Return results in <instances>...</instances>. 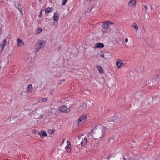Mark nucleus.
Instances as JSON below:
<instances>
[{
	"label": "nucleus",
	"mask_w": 160,
	"mask_h": 160,
	"mask_svg": "<svg viewBox=\"0 0 160 160\" xmlns=\"http://www.w3.org/2000/svg\"><path fill=\"white\" fill-rule=\"evenodd\" d=\"M92 135L95 138V139L101 140L104 136V131L102 129L97 128V127H94L91 131Z\"/></svg>",
	"instance_id": "1"
},
{
	"label": "nucleus",
	"mask_w": 160,
	"mask_h": 160,
	"mask_svg": "<svg viewBox=\"0 0 160 160\" xmlns=\"http://www.w3.org/2000/svg\"><path fill=\"white\" fill-rule=\"evenodd\" d=\"M46 42L43 40H40L36 44L35 51L37 52L39 50L43 48L45 45Z\"/></svg>",
	"instance_id": "2"
},
{
	"label": "nucleus",
	"mask_w": 160,
	"mask_h": 160,
	"mask_svg": "<svg viewBox=\"0 0 160 160\" xmlns=\"http://www.w3.org/2000/svg\"><path fill=\"white\" fill-rule=\"evenodd\" d=\"M58 110L64 113H68L70 111V109L65 105H61L59 107Z\"/></svg>",
	"instance_id": "3"
},
{
	"label": "nucleus",
	"mask_w": 160,
	"mask_h": 160,
	"mask_svg": "<svg viewBox=\"0 0 160 160\" xmlns=\"http://www.w3.org/2000/svg\"><path fill=\"white\" fill-rule=\"evenodd\" d=\"M2 43L0 45V53H1L3 50L4 47L7 44V41L6 39H4L2 41Z\"/></svg>",
	"instance_id": "4"
},
{
	"label": "nucleus",
	"mask_w": 160,
	"mask_h": 160,
	"mask_svg": "<svg viewBox=\"0 0 160 160\" xmlns=\"http://www.w3.org/2000/svg\"><path fill=\"white\" fill-rule=\"evenodd\" d=\"M15 7H16L20 11V13L22 14V13H23L22 12V9L21 8V5L19 3V2L18 1H16L13 2Z\"/></svg>",
	"instance_id": "5"
},
{
	"label": "nucleus",
	"mask_w": 160,
	"mask_h": 160,
	"mask_svg": "<svg viewBox=\"0 0 160 160\" xmlns=\"http://www.w3.org/2000/svg\"><path fill=\"white\" fill-rule=\"evenodd\" d=\"M88 117L87 115H81L78 120V123H79L82 121H83V122H85L87 119Z\"/></svg>",
	"instance_id": "6"
},
{
	"label": "nucleus",
	"mask_w": 160,
	"mask_h": 160,
	"mask_svg": "<svg viewBox=\"0 0 160 160\" xmlns=\"http://www.w3.org/2000/svg\"><path fill=\"white\" fill-rule=\"evenodd\" d=\"M117 120V118L115 116L111 117L110 118L105 119V122H115L116 120Z\"/></svg>",
	"instance_id": "7"
},
{
	"label": "nucleus",
	"mask_w": 160,
	"mask_h": 160,
	"mask_svg": "<svg viewBox=\"0 0 160 160\" xmlns=\"http://www.w3.org/2000/svg\"><path fill=\"white\" fill-rule=\"evenodd\" d=\"M116 64L118 68H120L121 67H122L123 64L122 61L120 59L117 60Z\"/></svg>",
	"instance_id": "8"
},
{
	"label": "nucleus",
	"mask_w": 160,
	"mask_h": 160,
	"mask_svg": "<svg viewBox=\"0 0 160 160\" xmlns=\"http://www.w3.org/2000/svg\"><path fill=\"white\" fill-rule=\"evenodd\" d=\"M112 24V22L110 21H107L103 24V28H104L108 29L109 27Z\"/></svg>",
	"instance_id": "9"
},
{
	"label": "nucleus",
	"mask_w": 160,
	"mask_h": 160,
	"mask_svg": "<svg viewBox=\"0 0 160 160\" xmlns=\"http://www.w3.org/2000/svg\"><path fill=\"white\" fill-rule=\"evenodd\" d=\"M104 45L103 43H97L94 46V48H102L104 47Z\"/></svg>",
	"instance_id": "10"
},
{
	"label": "nucleus",
	"mask_w": 160,
	"mask_h": 160,
	"mask_svg": "<svg viewBox=\"0 0 160 160\" xmlns=\"http://www.w3.org/2000/svg\"><path fill=\"white\" fill-rule=\"evenodd\" d=\"M67 145L66 146L65 148L67 152H70L71 150V147L70 142L69 141H68L67 142Z\"/></svg>",
	"instance_id": "11"
},
{
	"label": "nucleus",
	"mask_w": 160,
	"mask_h": 160,
	"mask_svg": "<svg viewBox=\"0 0 160 160\" xmlns=\"http://www.w3.org/2000/svg\"><path fill=\"white\" fill-rule=\"evenodd\" d=\"M33 90V88L32 85L31 84H29L27 87V92L29 93L31 92Z\"/></svg>",
	"instance_id": "12"
},
{
	"label": "nucleus",
	"mask_w": 160,
	"mask_h": 160,
	"mask_svg": "<svg viewBox=\"0 0 160 160\" xmlns=\"http://www.w3.org/2000/svg\"><path fill=\"white\" fill-rule=\"evenodd\" d=\"M136 2L135 0H130L128 3V5L129 6H132L133 7H135L136 6Z\"/></svg>",
	"instance_id": "13"
},
{
	"label": "nucleus",
	"mask_w": 160,
	"mask_h": 160,
	"mask_svg": "<svg viewBox=\"0 0 160 160\" xmlns=\"http://www.w3.org/2000/svg\"><path fill=\"white\" fill-rule=\"evenodd\" d=\"M39 133L40 137L42 138H43L44 137L47 136V134L46 132L44 131H41L40 132H39Z\"/></svg>",
	"instance_id": "14"
},
{
	"label": "nucleus",
	"mask_w": 160,
	"mask_h": 160,
	"mask_svg": "<svg viewBox=\"0 0 160 160\" xmlns=\"http://www.w3.org/2000/svg\"><path fill=\"white\" fill-rule=\"evenodd\" d=\"M59 19L58 13L56 12L54 13L53 20L54 21H57Z\"/></svg>",
	"instance_id": "15"
},
{
	"label": "nucleus",
	"mask_w": 160,
	"mask_h": 160,
	"mask_svg": "<svg viewBox=\"0 0 160 160\" xmlns=\"http://www.w3.org/2000/svg\"><path fill=\"white\" fill-rule=\"evenodd\" d=\"M23 44L22 40L20 39L19 38L17 39V44L18 47H21Z\"/></svg>",
	"instance_id": "16"
},
{
	"label": "nucleus",
	"mask_w": 160,
	"mask_h": 160,
	"mask_svg": "<svg viewBox=\"0 0 160 160\" xmlns=\"http://www.w3.org/2000/svg\"><path fill=\"white\" fill-rule=\"evenodd\" d=\"M97 69L99 70L100 73H101V74L103 73L104 72H103V69L102 68V67H101L100 66H98L97 67Z\"/></svg>",
	"instance_id": "17"
},
{
	"label": "nucleus",
	"mask_w": 160,
	"mask_h": 160,
	"mask_svg": "<svg viewBox=\"0 0 160 160\" xmlns=\"http://www.w3.org/2000/svg\"><path fill=\"white\" fill-rule=\"evenodd\" d=\"M93 7H91V8H89L87 9V11H86L84 13V14H86L88 13V12H89V13L92 11V10L93 8Z\"/></svg>",
	"instance_id": "18"
},
{
	"label": "nucleus",
	"mask_w": 160,
	"mask_h": 160,
	"mask_svg": "<svg viewBox=\"0 0 160 160\" xmlns=\"http://www.w3.org/2000/svg\"><path fill=\"white\" fill-rule=\"evenodd\" d=\"M51 8L49 7L45 9V12L46 13H48L52 12V11L51 10Z\"/></svg>",
	"instance_id": "19"
},
{
	"label": "nucleus",
	"mask_w": 160,
	"mask_h": 160,
	"mask_svg": "<svg viewBox=\"0 0 160 160\" xmlns=\"http://www.w3.org/2000/svg\"><path fill=\"white\" fill-rule=\"evenodd\" d=\"M132 26L133 28L135 30L138 29V25L135 23H133L132 24Z\"/></svg>",
	"instance_id": "20"
},
{
	"label": "nucleus",
	"mask_w": 160,
	"mask_h": 160,
	"mask_svg": "<svg viewBox=\"0 0 160 160\" xmlns=\"http://www.w3.org/2000/svg\"><path fill=\"white\" fill-rule=\"evenodd\" d=\"M87 141H85L84 140H82V141L81 142V144L82 146H84L87 144Z\"/></svg>",
	"instance_id": "21"
},
{
	"label": "nucleus",
	"mask_w": 160,
	"mask_h": 160,
	"mask_svg": "<svg viewBox=\"0 0 160 160\" xmlns=\"http://www.w3.org/2000/svg\"><path fill=\"white\" fill-rule=\"evenodd\" d=\"M48 99L47 98H44L42 99H41L40 100H39V101L40 102H45Z\"/></svg>",
	"instance_id": "22"
},
{
	"label": "nucleus",
	"mask_w": 160,
	"mask_h": 160,
	"mask_svg": "<svg viewBox=\"0 0 160 160\" xmlns=\"http://www.w3.org/2000/svg\"><path fill=\"white\" fill-rule=\"evenodd\" d=\"M102 130H103L104 131V134L105 133V132H106L107 130L108 129L107 127L104 126H102Z\"/></svg>",
	"instance_id": "23"
},
{
	"label": "nucleus",
	"mask_w": 160,
	"mask_h": 160,
	"mask_svg": "<svg viewBox=\"0 0 160 160\" xmlns=\"http://www.w3.org/2000/svg\"><path fill=\"white\" fill-rule=\"evenodd\" d=\"M43 10L42 9H41L40 10V14L38 16L39 18L41 17L42 12L43 11Z\"/></svg>",
	"instance_id": "24"
},
{
	"label": "nucleus",
	"mask_w": 160,
	"mask_h": 160,
	"mask_svg": "<svg viewBox=\"0 0 160 160\" xmlns=\"http://www.w3.org/2000/svg\"><path fill=\"white\" fill-rule=\"evenodd\" d=\"M144 8H145V10L146 12L147 13H148V12H149V10L148 11V7H147V6L146 5H144Z\"/></svg>",
	"instance_id": "25"
},
{
	"label": "nucleus",
	"mask_w": 160,
	"mask_h": 160,
	"mask_svg": "<svg viewBox=\"0 0 160 160\" xmlns=\"http://www.w3.org/2000/svg\"><path fill=\"white\" fill-rule=\"evenodd\" d=\"M55 131V130H49L48 131V133L49 134H52L53 132Z\"/></svg>",
	"instance_id": "26"
},
{
	"label": "nucleus",
	"mask_w": 160,
	"mask_h": 160,
	"mask_svg": "<svg viewBox=\"0 0 160 160\" xmlns=\"http://www.w3.org/2000/svg\"><path fill=\"white\" fill-rule=\"evenodd\" d=\"M67 0H63V2L62 3V4L63 5H65L66 4Z\"/></svg>",
	"instance_id": "27"
},
{
	"label": "nucleus",
	"mask_w": 160,
	"mask_h": 160,
	"mask_svg": "<svg viewBox=\"0 0 160 160\" xmlns=\"http://www.w3.org/2000/svg\"><path fill=\"white\" fill-rule=\"evenodd\" d=\"M128 160H136V159L135 158H134L133 157H129Z\"/></svg>",
	"instance_id": "28"
},
{
	"label": "nucleus",
	"mask_w": 160,
	"mask_h": 160,
	"mask_svg": "<svg viewBox=\"0 0 160 160\" xmlns=\"http://www.w3.org/2000/svg\"><path fill=\"white\" fill-rule=\"evenodd\" d=\"M37 131L36 129H34L32 130V133H35Z\"/></svg>",
	"instance_id": "29"
},
{
	"label": "nucleus",
	"mask_w": 160,
	"mask_h": 160,
	"mask_svg": "<svg viewBox=\"0 0 160 160\" xmlns=\"http://www.w3.org/2000/svg\"><path fill=\"white\" fill-rule=\"evenodd\" d=\"M157 78L160 79V75H157L156 79H157Z\"/></svg>",
	"instance_id": "30"
},
{
	"label": "nucleus",
	"mask_w": 160,
	"mask_h": 160,
	"mask_svg": "<svg viewBox=\"0 0 160 160\" xmlns=\"http://www.w3.org/2000/svg\"><path fill=\"white\" fill-rule=\"evenodd\" d=\"M111 155H109L106 158L108 159H109L111 157Z\"/></svg>",
	"instance_id": "31"
},
{
	"label": "nucleus",
	"mask_w": 160,
	"mask_h": 160,
	"mask_svg": "<svg viewBox=\"0 0 160 160\" xmlns=\"http://www.w3.org/2000/svg\"><path fill=\"white\" fill-rule=\"evenodd\" d=\"M150 8L151 9V12H152V9H153V8L152 7V6L150 5Z\"/></svg>",
	"instance_id": "32"
},
{
	"label": "nucleus",
	"mask_w": 160,
	"mask_h": 160,
	"mask_svg": "<svg viewBox=\"0 0 160 160\" xmlns=\"http://www.w3.org/2000/svg\"><path fill=\"white\" fill-rule=\"evenodd\" d=\"M101 56L102 57H103V58H105L104 57V54L103 53H102V54L101 53Z\"/></svg>",
	"instance_id": "33"
},
{
	"label": "nucleus",
	"mask_w": 160,
	"mask_h": 160,
	"mask_svg": "<svg viewBox=\"0 0 160 160\" xmlns=\"http://www.w3.org/2000/svg\"><path fill=\"white\" fill-rule=\"evenodd\" d=\"M128 39L127 38H126L125 39V42L126 43L128 42Z\"/></svg>",
	"instance_id": "34"
},
{
	"label": "nucleus",
	"mask_w": 160,
	"mask_h": 160,
	"mask_svg": "<svg viewBox=\"0 0 160 160\" xmlns=\"http://www.w3.org/2000/svg\"><path fill=\"white\" fill-rule=\"evenodd\" d=\"M82 140H85V141L87 142V139L86 137H85L84 138V139H83Z\"/></svg>",
	"instance_id": "35"
},
{
	"label": "nucleus",
	"mask_w": 160,
	"mask_h": 160,
	"mask_svg": "<svg viewBox=\"0 0 160 160\" xmlns=\"http://www.w3.org/2000/svg\"><path fill=\"white\" fill-rule=\"evenodd\" d=\"M43 115H42H42H41V116H40V119H42V118H43Z\"/></svg>",
	"instance_id": "36"
},
{
	"label": "nucleus",
	"mask_w": 160,
	"mask_h": 160,
	"mask_svg": "<svg viewBox=\"0 0 160 160\" xmlns=\"http://www.w3.org/2000/svg\"><path fill=\"white\" fill-rule=\"evenodd\" d=\"M62 83V82H61V80H60V81H59V82H58V83H59V84H60V83Z\"/></svg>",
	"instance_id": "37"
},
{
	"label": "nucleus",
	"mask_w": 160,
	"mask_h": 160,
	"mask_svg": "<svg viewBox=\"0 0 160 160\" xmlns=\"http://www.w3.org/2000/svg\"><path fill=\"white\" fill-rule=\"evenodd\" d=\"M123 160H126V158H125L124 157L123 158Z\"/></svg>",
	"instance_id": "38"
},
{
	"label": "nucleus",
	"mask_w": 160,
	"mask_h": 160,
	"mask_svg": "<svg viewBox=\"0 0 160 160\" xmlns=\"http://www.w3.org/2000/svg\"><path fill=\"white\" fill-rule=\"evenodd\" d=\"M61 80V82H62L63 81H65V80L63 79V80Z\"/></svg>",
	"instance_id": "39"
},
{
	"label": "nucleus",
	"mask_w": 160,
	"mask_h": 160,
	"mask_svg": "<svg viewBox=\"0 0 160 160\" xmlns=\"http://www.w3.org/2000/svg\"><path fill=\"white\" fill-rule=\"evenodd\" d=\"M39 2H41L42 1V0H39Z\"/></svg>",
	"instance_id": "40"
},
{
	"label": "nucleus",
	"mask_w": 160,
	"mask_h": 160,
	"mask_svg": "<svg viewBox=\"0 0 160 160\" xmlns=\"http://www.w3.org/2000/svg\"><path fill=\"white\" fill-rule=\"evenodd\" d=\"M99 142H98L97 143V144H98L99 143Z\"/></svg>",
	"instance_id": "41"
},
{
	"label": "nucleus",
	"mask_w": 160,
	"mask_h": 160,
	"mask_svg": "<svg viewBox=\"0 0 160 160\" xmlns=\"http://www.w3.org/2000/svg\"><path fill=\"white\" fill-rule=\"evenodd\" d=\"M122 120V119L121 118V119H120V120Z\"/></svg>",
	"instance_id": "42"
},
{
	"label": "nucleus",
	"mask_w": 160,
	"mask_h": 160,
	"mask_svg": "<svg viewBox=\"0 0 160 160\" xmlns=\"http://www.w3.org/2000/svg\"><path fill=\"white\" fill-rule=\"evenodd\" d=\"M110 139H109V141H110Z\"/></svg>",
	"instance_id": "43"
},
{
	"label": "nucleus",
	"mask_w": 160,
	"mask_h": 160,
	"mask_svg": "<svg viewBox=\"0 0 160 160\" xmlns=\"http://www.w3.org/2000/svg\"><path fill=\"white\" fill-rule=\"evenodd\" d=\"M42 29H41V31H40V32H41L42 31Z\"/></svg>",
	"instance_id": "44"
}]
</instances>
